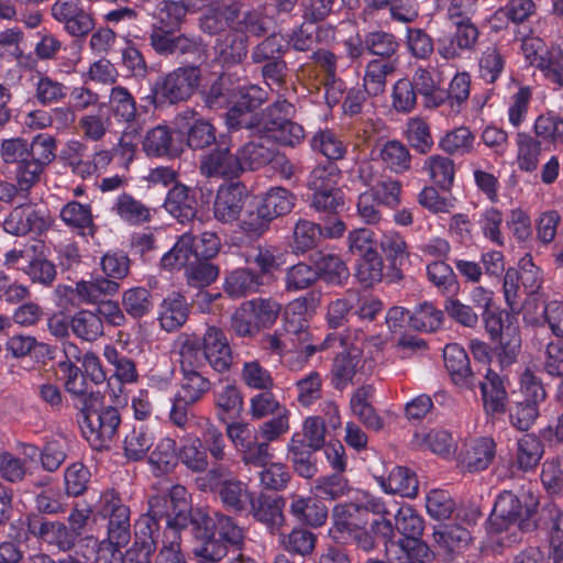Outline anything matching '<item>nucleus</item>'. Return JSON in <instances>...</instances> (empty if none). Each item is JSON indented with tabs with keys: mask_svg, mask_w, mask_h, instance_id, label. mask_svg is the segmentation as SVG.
<instances>
[{
	"mask_svg": "<svg viewBox=\"0 0 563 563\" xmlns=\"http://www.w3.org/2000/svg\"><path fill=\"white\" fill-rule=\"evenodd\" d=\"M271 18L261 7L247 8L242 0L212 1L199 19L200 30L218 35L213 52L222 67H233L247 57L250 41L271 30Z\"/></svg>",
	"mask_w": 563,
	"mask_h": 563,
	"instance_id": "1",
	"label": "nucleus"
},
{
	"mask_svg": "<svg viewBox=\"0 0 563 563\" xmlns=\"http://www.w3.org/2000/svg\"><path fill=\"white\" fill-rule=\"evenodd\" d=\"M180 388L176 395L189 402H199L212 387L207 368L223 374L233 364V353L224 331L216 325L207 327L200 336L181 333L177 341Z\"/></svg>",
	"mask_w": 563,
	"mask_h": 563,
	"instance_id": "2",
	"label": "nucleus"
},
{
	"mask_svg": "<svg viewBox=\"0 0 563 563\" xmlns=\"http://www.w3.org/2000/svg\"><path fill=\"white\" fill-rule=\"evenodd\" d=\"M194 8L185 0H161L153 12L159 26H153L148 36L153 51L165 58L199 59L206 54V45L199 35L175 33Z\"/></svg>",
	"mask_w": 563,
	"mask_h": 563,
	"instance_id": "3",
	"label": "nucleus"
},
{
	"mask_svg": "<svg viewBox=\"0 0 563 563\" xmlns=\"http://www.w3.org/2000/svg\"><path fill=\"white\" fill-rule=\"evenodd\" d=\"M57 141L48 133H38L27 141L15 136L2 140L0 158L7 166H19L37 185L46 167L56 158Z\"/></svg>",
	"mask_w": 563,
	"mask_h": 563,
	"instance_id": "4",
	"label": "nucleus"
},
{
	"mask_svg": "<svg viewBox=\"0 0 563 563\" xmlns=\"http://www.w3.org/2000/svg\"><path fill=\"white\" fill-rule=\"evenodd\" d=\"M146 514L141 515L136 521L151 525L155 536L161 537V520H166V526L173 534L188 526L192 528L194 511L187 498V489L183 485H174L168 493L156 494L148 499Z\"/></svg>",
	"mask_w": 563,
	"mask_h": 563,
	"instance_id": "5",
	"label": "nucleus"
},
{
	"mask_svg": "<svg viewBox=\"0 0 563 563\" xmlns=\"http://www.w3.org/2000/svg\"><path fill=\"white\" fill-rule=\"evenodd\" d=\"M537 508L538 500L532 495L504 490L497 496L488 517V530L501 533L517 525L522 532L534 531L538 528Z\"/></svg>",
	"mask_w": 563,
	"mask_h": 563,
	"instance_id": "6",
	"label": "nucleus"
},
{
	"mask_svg": "<svg viewBox=\"0 0 563 563\" xmlns=\"http://www.w3.org/2000/svg\"><path fill=\"white\" fill-rule=\"evenodd\" d=\"M201 69L194 64L179 66L159 76L143 99L155 108L173 106L189 100L199 88Z\"/></svg>",
	"mask_w": 563,
	"mask_h": 563,
	"instance_id": "7",
	"label": "nucleus"
},
{
	"mask_svg": "<svg viewBox=\"0 0 563 563\" xmlns=\"http://www.w3.org/2000/svg\"><path fill=\"white\" fill-rule=\"evenodd\" d=\"M331 336H328L320 346L311 343V332L308 320L297 318L283 319V324L274 333L265 338L267 349L280 356L297 354L307 362L318 350L330 346Z\"/></svg>",
	"mask_w": 563,
	"mask_h": 563,
	"instance_id": "8",
	"label": "nucleus"
},
{
	"mask_svg": "<svg viewBox=\"0 0 563 563\" xmlns=\"http://www.w3.org/2000/svg\"><path fill=\"white\" fill-rule=\"evenodd\" d=\"M201 481L203 488L216 493L228 511L239 515L249 510L256 494L223 464H217L210 468Z\"/></svg>",
	"mask_w": 563,
	"mask_h": 563,
	"instance_id": "9",
	"label": "nucleus"
},
{
	"mask_svg": "<svg viewBox=\"0 0 563 563\" xmlns=\"http://www.w3.org/2000/svg\"><path fill=\"white\" fill-rule=\"evenodd\" d=\"M282 303L272 297L246 300L231 316L230 327L239 338L252 339L278 319Z\"/></svg>",
	"mask_w": 563,
	"mask_h": 563,
	"instance_id": "10",
	"label": "nucleus"
},
{
	"mask_svg": "<svg viewBox=\"0 0 563 563\" xmlns=\"http://www.w3.org/2000/svg\"><path fill=\"white\" fill-rule=\"evenodd\" d=\"M485 330L495 343L493 352L500 367L506 368L517 363L522 346L517 317L510 312L503 317L487 313L485 316Z\"/></svg>",
	"mask_w": 563,
	"mask_h": 563,
	"instance_id": "11",
	"label": "nucleus"
},
{
	"mask_svg": "<svg viewBox=\"0 0 563 563\" xmlns=\"http://www.w3.org/2000/svg\"><path fill=\"white\" fill-rule=\"evenodd\" d=\"M78 409L81 417L78 422L90 446L97 451L109 450L121 424L119 409L113 406L98 409L96 405Z\"/></svg>",
	"mask_w": 563,
	"mask_h": 563,
	"instance_id": "12",
	"label": "nucleus"
},
{
	"mask_svg": "<svg viewBox=\"0 0 563 563\" xmlns=\"http://www.w3.org/2000/svg\"><path fill=\"white\" fill-rule=\"evenodd\" d=\"M99 514L108 520L107 539L117 547H125L131 540V511L114 489L102 493L99 501Z\"/></svg>",
	"mask_w": 563,
	"mask_h": 563,
	"instance_id": "13",
	"label": "nucleus"
},
{
	"mask_svg": "<svg viewBox=\"0 0 563 563\" xmlns=\"http://www.w3.org/2000/svg\"><path fill=\"white\" fill-rule=\"evenodd\" d=\"M227 437L240 452L245 465L265 466L273 457L267 442L258 441L256 432L246 422L227 423Z\"/></svg>",
	"mask_w": 563,
	"mask_h": 563,
	"instance_id": "14",
	"label": "nucleus"
},
{
	"mask_svg": "<svg viewBox=\"0 0 563 563\" xmlns=\"http://www.w3.org/2000/svg\"><path fill=\"white\" fill-rule=\"evenodd\" d=\"M192 532L195 536H212L221 539L229 545L240 548L244 542V531L236 520L225 514L216 511L212 515L201 509L194 511Z\"/></svg>",
	"mask_w": 563,
	"mask_h": 563,
	"instance_id": "15",
	"label": "nucleus"
},
{
	"mask_svg": "<svg viewBox=\"0 0 563 563\" xmlns=\"http://www.w3.org/2000/svg\"><path fill=\"white\" fill-rule=\"evenodd\" d=\"M52 225L49 216L31 203L15 206L4 218L3 230L14 236L41 235Z\"/></svg>",
	"mask_w": 563,
	"mask_h": 563,
	"instance_id": "16",
	"label": "nucleus"
},
{
	"mask_svg": "<svg viewBox=\"0 0 563 563\" xmlns=\"http://www.w3.org/2000/svg\"><path fill=\"white\" fill-rule=\"evenodd\" d=\"M451 24L454 31L437 38V52L445 60L457 59L474 51L479 37L478 27L472 20Z\"/></svg>",
	"mask_w": 563,
	"mask_h": 563,
	"instance_id": "17",
	"label": "nucleus"
},
{
	"mask_svg": "<svg viewBox=\"0 0 563 563\" xmlns=\"http://www.w3.org/2000/svg\"><path fill=\"white\" fill-rule=\"evenodd\" d=\"M52 15L64 24L65 31L71 36L82 37L95 27V19L80 0H57L52 5Z\"/></svg>",
	"mask_w": 563,
	"mask_h": 563,
	"instance_id": "18",
	"label": "nucleus"
},
{
	"mask_svg": "<svg viewBox=\"0 0 563 563\" xmlns=\"http://www.w3.org/2000/svg\"><path fill=\"white\" fill-rule=\"evenodd\" d=\"M199 172L207 178L234 179L242 174L239 155L233 154L228 145L218 144L200 158Z\"/></svg>",
	"mask_w": 563,
	"mask_h": 563,
	"instance_id": "19",
	"label": "nucleus"
},
{
	"mask_svg": "<svg viewBox=\"0 0 563 563\" xmlns=\"http://www.w3.org/2000/svg\"><path fill=\"white\" fill-rule=\"evenodd\" d=\"M249 198V190L241 181L221 186L213 203L214 218L222 223H233L239 220Z\"/></svg>",
	"mask_w": 563,
	"mask_h": 563,
	"instance_id": "20",
	"label": "nucleus"
},
{
	"mask_svg": "<svg viewBox=\"0 0 563 563\" xmlns=\"http://www.w3.org/2000/svg\"><path fill=\"white\" fill-rule=\"evenodd\" d=\"M333 526L329 531L330 537L338 543H346V536L358 529L365 528L369 519L360 504H339L332 511Z\"/></svg>",
	"mask_w": 563,
	"mask_h": 563,
	"instance_id": "21",
	"label": "nucleus"
},
{
	"mask_svg": "<svg viewBox=\"0 0 563 563\" xmlns=\"http://www.w3.org/2000/svg\"><path fill=\"white\" fill-rule=\"evenodd\" d=\"M177 123L187 128L186 142L192 150H203L216 143V128L192 109L187 108L176 115Z\"/></svg>",
	"mask_w": 563,
	"mask_h": 563,
	"instance_id": "22",
	"label": "nucleus"
},
{
	"mask_svg": "<svg viewBox=\"0 0 563 563\" xmlns=\"http://www.w3.org/2000/svg\"><path fill=\"white\" fill-rule=\"evenodd\" d=\"M444 365L452 382L462 389L474 390L477 375L471 368L466 351L459 344H448L443 350Z\"/></svg>",
	"mask_w": 563,
	"mask_h": 563,
	"instance_id": "23",
	"label": "nucleus"
},
{
	"mask_svg": "<svg viewBox=\"0 0 563 563\" xmlns=\"http://www.w3.org/2000/svg\"><path fill=\"white\" fill-rule=\"evenodd\" d=\"M284 507L285 499L283 497H273L260 493L255 494L246 512L251 514L256 521L275 534L285 525Z\"/></svg>",
	"mask_w": 563,
	"mask_h": 563,
	"instance_id": "24",
	"label": "nucleus"
},
{
	"mask_svg": "<svg viewBox=\"0 0 563 563\" xmlns=\"http://www.w3.org/2000/svg\"><path fill=\"white\" fill-rule=\"evenodd\" d=\"M477 385L481 388L483 407L486 415L495 417L506 413L509 398L504 377L487 368L485 379H477Z\"/></svg>",
	"mask_w": 563,
	"mask_h": 563,
	"instance_id": "25",
	"label": "nucleus"
},
{
	"mask_svg": "<svg viewBox=\"0 0 563 563\" xmlns=\"http://www.w3.org/2000/svg\"><path fill=\"white\" fill-rule=\"evenodd\" d=\"M394 519L396 530L404 537L397 542L399 549L428 545L421 540L424 529L423 518L411 506H400Z\"/></svg>",
	"mask_w": 563,
	"mask_h": 563,
	"instance_id": "26",
	"label": "nucleus"
},
{
	"mask_svg": "<svg viewBox=\"0 0 563 563\" xmlns=\"http://www.w3.org/2000/svg\"><path fill=\"white\" fill-rule=\"evenodd\" d=\"M159 538L153 533L151 525H145L144 520L135 521L133 543L121 553V563H152Z\"/></svg>",
	"mask_w": 563,
	"mask_h": 563,
	"instance_id": "27",
	"label": "nucleus"
},
{
	"mask_svg": "<svg viewBox=\"0 0 563 563\" xmlns=\"http://www.w3.org/2000/svg\"><path fill=\"white\" fill-rule=\"evenodd\" d=\"M164 208L180 223L194 220L197 214V199L192 189L176 183L166 195Z\"/></svg>",
	"mask_w": 563,
	"mask_h": 563,
	"instance_id": "28",
	"label": "nucleus"
},
{
	"mask_svg": "<svg viewBox=\"0 0 563 563\" xmlns=\"http://www.w3.org/2000/svg\"><path fill=\"white\" fill-rule=\"evenodd\" d=\"M496 455V443L492 438L483 437L461 452L459 465L463 472L476 473L486 470Z\"/></svg>",
	"mask_w": 563,
	"mask_h": 563,
	"instance_id": "29",
	"label": "nucleus"
},
{
	"mask_svg": "<svg viewBox=\"0 0 563 563\" xmlns=\"http://www.w3.org/2000/svg\"><path fill=\"white\" fill-rule=\"evenodd\" d=\"M289 512L299 523L312 528L322 527L328 519V507L316 495L308 497L294 496Z\"/></svg>",
	"mask_w": 563,
	"mask_h": 563,
	"instance_id": "30",
	"label": "nucleus"
},
{
	"mask_svg": "<svg viewBox=\"0 0 563 563\" xmlns=\"http://www.w3.org/2000/svg\"><path fill=\"white\" fill-rule=\"evenodd\" d=\"M30 529L34 537L63 552L70 551L77 541L76 532L60 521L42 520L38 525L30 522Z\"/></svg>",
	"mask_w": 563,
	"mask_h": 563,
	"instance_id": "31",
	"label": "nucleus"
},
{
	"mask_svg": "<svg viewBox=\"0 0 563 563\" xmlns=\"http://www.w3.org/2000/svg\"><path fill=\"white\" fill-rule=\"evenodd\" d=\"M265 283L255 271L242 267L231 271L224 279V292L234 299L261 292Z\"/></svg>",
	"mask_w": 563,
	"mask_h": 563,
	"instance_id": "32",
	"label": "nucleus"
},
{
	"mask_svg": "<svg viewBox=\"0 0 563 563\" xmlns=\"http://www.w3.org/2000/svg\"><path fill=\"white\" fill-rule=\"evenodd\" d=\"M60 371L65 373V389L80 402L79 407L97 405L101 398L99 391L89 390V384L81 369L70 361L59 364Z\"/></svg>",
	"mask_w": 563,
	"mask_h": 563,
	"instance_id": "33",
	"label": "nucleus"
},
{
	"mask_svg": "<svg viewBox=\"0 0 563 563\" xmlns=\"http://www.w3.org/2000/svg\"><path fill=\"white\" fill-rule=\"evenodd\" d=\"M59 218L64 224L81 236H93L97 227L93 222L90 205H84L71 200L64 205L59 211Z\"/></svg>",
	"mask_w": 563,
	"mask_h": 563,
	"instance_id": "34",
	"label": "nucleus"
},
{
	"mask_svg": "<svg viewBox=\"0 0 563 563\" xmlns=\"http://www.w3.org/2000/svg\"><path fill=\"white\" fill-rule=\"evenodd\" d=\"M214 407L219 421L235 423L243 411V395L234 384H227L214 393Z\"/></svg>",
	"mask_w": 563,
	"mask_h": 563,
	"instance_id": "35",
	"label": "nucleus"
},
{
	"mask_svg": "<svg viewBox=\"0 0 563 563\" xmlns=\"http://www.w3.org/2000/svg\"><path fill=\"white\" fill-rule=\"evenodd\" d=\"M275 147L263 137L246 142L238 150L242 173L257 170L274 159Z\"/></svg>",
	"mask_w": 563,
	"mask_h": 563,
	"instance_id": "36",
	"label": "nucleus"
},
{
	"mask_svg": "<svg viewBox=\"0 0 563 563\" xmlns=\"http://www.w3.org/2000/svg\"><path fill=\"white\" fill-rule=\"evenodd\" d=\"M313 264L318 280L321 279L329 285L342 286L350 277L345 262L336 254L319 252Z\"/></svg>",
	"mask_w": 563,
	"mask_h": 563,
	"instance_id": "37",
	"label": "nucleus"
},
{
	"mask_svg": "<svg viewBox=\"0 0 563 563\" xmlns=\"http://www.w3.org/2000/svg\"><path fill=\"white\" fill-rule=\"evenodd\" d=\"M288 459L294 471L302 478H312L318 473L317 460L313 454L318 451L302 442L301 437L292 434L287 444Z\"/></svg>",
	"mask_w": 563,
	"mask_h": 563,
	"instance_id": "38",
	"label": "nucleus"
},
{
	"mask_svg": "<svg viewBox=\"0 0 563 563\" xmlns=\"http://www.w3.org/2000/svg\"><path fill=\"white\" fill-rule=\"evenodd\" d=\"M188 314L186 298L179 292H173L162 301L158 320L164 330L172 332L186 323Z\"/></svg>",
	"mask_w": 563,
	"mask_h": 563,
	"instance_id": "39",
	"label": "nucleus"
},
{
	"mask_svg": "<svg viewBox=\"0 0 563 563\" xmlns=\"http://www.w3.org/2000/svg\"><path fill=\"white\" fill-rule=\"evenodd\" d=\"M143 151L151 157H176L179 150L174 143L173 132L166 125H157L148 130L142 143Z\"/></svg>",
	"mask_w": 563,
	"mask_h": 563,
	"instance_id": "40",
	"label": "nucleus"
},
{
	"mask_svg": "<svg viewBox=\"0 0 563 563\" xmlns=\"http://www.w3.org/2000/svg\"><path fill=\"white\" fill-rule=\"evenodd\" d=\"M366 48L378 60L398 64L400 43L394 33L383 30L367 32Z\"/></svg>",
	"mask_w": 563,
	"mask_h": 563,
	"instance_id": "41",
	"label": "nucleus"
},
{
	"mask_svg": "<svg viewBox=\"0 0 563 563\" xmlns=\"http://www.w3.org/2000/svg\"><path fill=\"white\" fill-rule=\"evenodd\" d=\"M360 353L356 350H344L334 358L331 367V384L336 390H343L353 382Z\"/></svg>",
	"mask_w": 563,
	"mask_h": 563,
	"instance_id": "42",
	"label": "nucleus"
},
{
	"mask_svg": "<svg viewBox=\"0 0 563 563\" xmlns=\"http://www.w3.org/2000/svg\"><path fill=\"white\" fill-rule=\"evenodd\" d=\"M472 539L471 532L461 525H441L433 532L435 544L446 553H455L465 549Z\"/></svg>",
	"mask_w": 563,
	"mask_h": 563,
	"instance_id": "43",
	"label": "nucleus"
},
{
	"mask_svg": "<svg viewBox=\"0 0 563 563\" xmlns=\"http://www.w3.org/2000/svg\"><path fill=\"white\" fill-rule=\"evenodd\" d=\"M5 350L14 358L31 356L32 353H35V356L40 355L42 357H47L48 360L54 357V350L49 344L37 341L33 335L22 333L9 336L5 342Z\"/></svg>",
	"mask_w": 563,
	"mask_h": 563,
	"instance_id": "44",
	"label": "nucleus"
},
{
	"mask_svg": "<svg viewBox=\"0 0 563 563\" xmlns=\"http://www.w3.org/2000/svg\"><path fill=\"white\" fill-rule=\"evenodd\" d=\"M112 210L122 221L130 225H141L150 222L152 219L150 208L126 192L121 194L117 198Z\"/></svg>",
	"mask_w": 563,
	"mask_h": 563,
	"instance_id": "45",
	"label": "nucleus"
},
{
	"mask_svg": "<svg viewBox=\"0 0 563 563\" xmlns=\"http://www.w3.org/2000/svg\"><path fill=\"white\" fill-rule=\"evenodd\" d=\"M417 95H420L426 108H438L443 104L444 89L440 87L427 68H418L410 79Z\"/></svg>",
	"mask_w": 563,
	"mask_h": 563,
	"instance_id": "46",
	"label": "nucleus"
},
{
	"mask_svg": "<svg viewBox=\"0 0 563 563\" xmlns=\"http://www.w3.org/2000/svg\"><path fill=\"white\" fill-rule=\"evenodd\" d=\"M194 250V235L183 234L174 246L161 258V266L167 271L187 268L194 261H197Z\"/></svg>",
	"mask_w": 563,
	"mask_h": 563,
	"instance_id": "47",
	"label": "nucleus"
},
{
	"mask_svg": "<svg viewBox=\"0 0 563 563\" xmlns=\"http://www.w3.org/2000/svg\"><path fill=\"white\" fill-rule=\"evenodd\" d=\"M178 456L176 441L172 438H163L150 453L147 461L153 474L159 476L170 473L177 466Z\"/></svg>",
	"mask_w": 563,
	"mask_h": 563,
	"instance_id": "48",
	"label": "nucleus"
},
{
	"mask_svg": "<svg viewBox=\"0 0 563 563\" xmlns=\"http://www.w3.org/2000/svg\"><path fill=\"white\" fill-rule=\"evenodd\" d=\"M109 107L118 122L132 124L136 121V101L128 88L114 86L110 90Z\"/></svg>",
	"mask_w": 563,
	"mask_h": 563,
	"instance_id": "49",
	"label": "nucleus"
},
{
	"mask_svg": "<svg viewBox=\"0 0 563 563\" xmlns=\"http://www.w3.org/2000/svg\"><path fill=\"white\" fill-rule=\"evenodd\" d=\"M153 443L154 435L147 427H133L124 437L123 455L130 462L142 461L147 456Z\"/></svg>",
	"mask_w": 563,
	"mask_h": 563,
	"instance_id": "50",
	"label": "nucleus"
},
{
	"mask_svg": "<svg viewBox=\"0 0 563 563\" xmlns=\"http://www.w3.org/2000/svg\"><path fill=\"white\" fill-rule=\"evenodd\" d=\"M379 158L384 166L395 174H404L411 168V154L398 140L387 141L379 150Z\"/></svg>",
	"mask_w": 563,
	"mask_h": 563,
	"instance_id": "51",
	"label": "nucleus"
},
{
	"mask_svg": "<svg viewBox=\"0 0 563 563\" xmlns=\"http://www.w3.org/2000/svg\"><path fill=\"white\" fill-rule=\"evenodd\" d=\"M70 329L78 339L93 342L103 335V321L96 312L81 310L70 318Z\"/></svg>",
	"mask_w": 563,
	"mask_h": 563,
	"instance_id": "52",
	"label": "nucleus"
},
{
	"mask_svg": "<svg viewBox=\"0 0 563 563\" xmlns=\"http://www.w3.org/2000/svg\"><path fill=\"white\" fill-rule=\"evenodd\" d=\"M475 135L466 126L448 131L439 140V148L452 156H464L474 150Z\"/></svg>",
	"mask_w": 563,
	"mask_h": 563,
	"instance_id": "53",
	"label": "nucleus"
},
{
	"mask_svg": "<svg viewBox=\"0 0 563 563\" xmlns=\"http://www.w3.org/2000/svg\"><path fill=\"white\" fill-rule=\"evenodd\" d=\"M320 238V224L306 219H299L292 229L289 245L294 254H305L317 246Z\"/></svg>",
	"mask_w": 563,
	"mask_h": 563,
	"instance_id": "54",
	"label": "nucleus"
},
{
	"mask_svg": "<svg viewBox=\"0 0 563 563\" xmlns=\"http://www.w3.org/2000/svg\"><path fill=\"white\" fill-rule=\"evenodd\" d=\"M398 64L372 59L365 67L363 77V87L369 92V96H378L385 91L386 78L391 75Z\"/></svg>",
	"mask_w": 563,
	"mask_h": 563,
	"instance_id": "55",
	"label": "nucleus"
},
{
	"mask_svg": "<svg viewBox=\"0 0 563 563\" xmlns=\"http://www.w3.org/2000/svg\"><path fill=\"white\" fill-rule=\"evenodd\" d=\"M386 492L413 498L418 494L419 483L416 474L405 466H396L383 483Z\"/></svg>",
	"mask_w": 563,
	"mask_h": 563,
	"instance_id": "56",
	"label": "nucleus"
},
{
	"mask_svg": "<svg viewBox=\"0 0 563 563\" xmlns=\"http://www.w3.org/2000/svg\"><path fill=\"white\" fill-rule=\"evenodd\" d=\"M199 439L207 455L209 454L214 462L221 464L228 459L225 435L210 419H206L201 438Z\"/></svg>",
	"mask_w": 563,
	"mask_h": 563,
	"instance_id": "57",
	"label": "nucleus"
},
{
	"mask_svg": "<svg viewBox=\"0 0 563 563\" xmlns=\"http://www.w3.org/2000/svg\"><path fill=\"white\" fill-rule=\"evenodd\" d=\"M517 163L521 170L534 172L541 155V141L527 132L517 133Z\"/></svg>",
	"mask_w": 563,
	"mask_h": 563,
	"instance_id": "58",
	"label": "nucleus"
},
{
	"mask_svg": "<svg viewBox=\"0 0 563 563\" xmlns=\"http://www.w3.org/2000/svg\"><path fill=\"white\" fill-rule=\"evenodd\" d=\"M122 306L130 317L141 319L154 309V297L148 289L134 287L123 292Z\"/></svg>",
	"mask_w": 563,
	"mask_h": 563,
	"instance_id": "59",
	"label": "nucleus"
},
{
	"mask_svg": "<svg viewBox=\"0 0 563 563\" xmlns=\"http://www.w3.org/2000/svg\"><path fill=\"white\" fill-rule=\"evenodd\" d=\"M341 179V170L334 162H322L317 164L307 177L309 190L319 191L334 189Z\"/></svg>",
	"mask_w": 563,
	"mask_h": 563,
	"instance_id": "60",
	"label": "nucleus"
},
{
	"mask_svg": "<svg viewBox=\"0 0 563 563\" xmlns=\"http://www.w3.org/2000/svg\"><path fill=\"white\" fill-rule=\"evenodd\" d=\"M532 63L544 74L552 84L563 87V48L552 44L543 55L534 58Z\"/></svg>",
	"mask_w": 563,
	"mask_h": 563,
	"instance_id": "61",
	"label": "nucleus"
},
{
	"mask_svg": "<svg viewBox=\"0 0 563 563\" xmlns=\"http://www.w3.org/2000/svg\"><path fill=\"white\" fill-rule=\"evenodd\" d=\"M296 196L284 187H273L262 198L261 205L272 220L289 213L295 207Z\"/></svg>",
	"mask_w": 563,
	"mask_h": 563,
	"instance_id": "62",
	"label": "nucleus"
},
{
	"mask_svg": "<svg viewBox=\"0 0 563 563\" xmlns=\"http://www.w3.org/2000/svg\"><path fill=\"white\" fill-rule=\"evenodd\" d=\"M544 453L543 443L534 434L522 435L517 443L518 467L528 472L537 467Z\"/></svg>",
	"mask_w": 563,
	"mask_h": 563,
	"instance_id": "63",
	"label": "nucleus"
},
{
	"mask_svg": "<svg viewBox=\"0 0 563 563\" xmlns=\"http://www.w3.org/2000/svg\"><path fill=\"white\" fill-rule=\"evenodd\" d=\"M310 146L328 158L327 162L342 159L346 154L345 144L331 130H319L310 139Z\"/></svg>",
	"mask_w": 563,
	"mask_h": 563,
	"instance_id": "64",
	"label": "nucleus"
}]
</instances>
